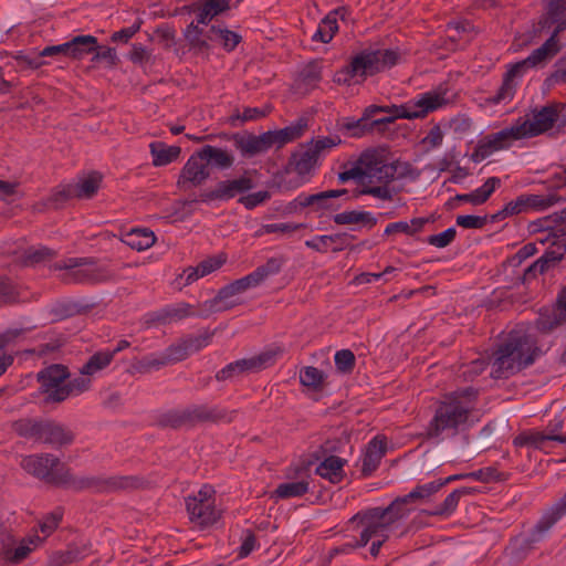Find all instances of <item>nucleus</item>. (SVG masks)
Listing matches in <instances>:
<instances>
[{"label":"nucleus","instance_id":"nucleus-29","mask_svg":"<svg viewBox=\"0 0 566 566\" xmlns=\"http://www.w3.org/2000/svg\"><path fill=\"white\" fill-rule=\"evenodd\" d=\"M566 322V286L557 298V307L548 315H541L537 321V329L547 332Z\"/></svg>","mask_w":566,"mask_h":566},{"label":"nucleus","instance_id":"nucleus-62","mask_svg":"<svg viewBox=\"0 0 566 566\" xmlns=\"http://www.w3.org/2000/svg\"><path fill=\"white\" fill-rule=\"evenodd\" d=\"M457 230L454 228H448L447 230L428 237L427 242L436 248L448 247L455 238Z\"/></svg>","mask_w":566,"mask_h":566},{"label":"nucleus","instance_id":"nucleus-26","mask_svg":"<svg viewBox=\"0 0 566 566\" xmlns=\"http://www.w3.org/2000/svg\"><path fill=\"white\" fill-rule=\"evenodd\" d=\"M386 453V442L384 438L375 437L367 446L363 457L361 472L370 475L379 465Z\"/></svg>","mask_w":566,"mask_h":566},{"label":"nucleus","instance_id":"nucleus-7","mask_svg":"<svg viewBox=\"0 0 566 566\" xmlns=\"http://www.w3.org/2000/svg\"><path fill=\"white\" fill-rule=\"evenodd\" d=\"M56 277L65 284L101 283L114 277V273L93 258H67L51 265Z\"/></svg>","mask_w":566,"mask_h":566},{"label":"nucleus","instance_id":"nucleus-14","mask_svg":"<svg viewBox=\"0 0 566 566\" xmlns=\"http://www.w3.org/2000/svg\"><path fill=\"white\" fill-rule=\"evenodd\" d=\"M102 176L97 172H92L78 179L75 184H69L60 187L53 195L52 201L55 203L63 202L69 199H90L99 189Z\"/></svg>","mask_w":566,"mask_h":566},{"label":"nucleus","instance_id":"nucleus-59","mask_svg":"<svg viewBox=\"0 0 566 566\" xmlns=\"http://www.w3.org/2000/svg\"><path fill=\"white\" fill-rule=\"evenodd\" d=\"M342 237L339 234L335 235H317L311 240L305 241V245L310 249H313L317 252H326L328 248L336 243Z\"/></svg>","mask_w":566,"mask_h":566},{"label":"nucleus","instance_id":"nucleus-57","mask_svg":"<svg viewBox=\"0 0 566 566\" xmlns=\"http://www.w3.org/2000/svg\"><path fill=\"white\" fill-rule=\"evenodd\" d=\"M163 353L165 355V358H166V361L168 363V365H172V364L182 361L184 359H186L189 356L182 339H180L177 343L171 344Z\"/></svg>","mask_w":566,"mask_h":566},{"label":"nucleus","instance_id":"nucleus-28","mask_svg":"<svg viewBox=\"0 0 566 566\" xmlns=\"http://www.w3.org/2000/svg\"><path fill=\"white\" fill-rule=\"evenodd\" d=\"M563 245H557L554 250L546 251L537 261L530 265L524 273L525 280L543 274L549 268L556 265L564 258Z\"/></svg>","mask_w":566,"mask_h":566},{"label":"nucleus","instance_id":"nucleus-6","mask_svg":"<svg viewBox=\"0 0 566 566\" xmlns=\"http://www.w3.org/2000/svg\"><path fill=\"white\" fill-rule=\"evenodd\" d=\"M21 467L38 479L52 483H71L76 489H91L97 485L94 478L72 479L69 471L53 454H32L21 460Z\"/></svg>","mask_w":566,"mask_h":566},{"label":"nucleus","instance_id":"nucleus-11","mask_svg":"<svg viewBox=\"0 0 566 566\" xmlns=\"http://www.w3.org/2000/svg\"><path fill=\"white\" fill-rule=\"evenodd\" d=\"M231 421L232 413H227L220 408H208L206 406H191L184 409L167 412L161 422L170 427L192 424L198 421Z\"/></svg>","mask_w":566,"mask_h":566},{"label":"nucleus","instance_id":"nucleus-4","mask_svg":"<svg viewBox=\"0 0 566 566\" xmlns=\"http://www.w3.org/2000/svg\"><path fill=\"white\" fill-rule=\"evenodd\" d=\"M397 61L398 54L392 50L366 48L350 57L349 63L335 74L334 81L338 84H350L353 80L360 83L391 67Z\"/></svg>","mask_w":566,"mask_h":566},{"label":"nucleus","instance_id":"nucleus-42","mask_svg":"<svg viewBox=\"0 0 566 566\" xmlns=\"http://www.w3.org/2000/svg\"><path fill=\"white\" fill-rule=\"evenodd\" d=\"M208 39L211 42L219 43L227 51H232L242 40L241 35L234 31L211 27L209 29Z\"/></svg>","mask_w":566,"mask_h":566},{"label":"nucleus","instance_id":"nucleus-40","mask_svg":"<svg viewBox=\"0 0 566 566\" xmlns=\"http://www.w3.org/2000/svg\"><path fill=\"white\" fill-rule=\"evenodd\" d=\"M271 147L272 145L266 133L260 136L237 139V148L240 149L243 155L253 156L265 153Z\"/></svg>","mask_w":566,"mask_h":566},{"label":"nucleus","instance_id":"nucleus-52","mask_svg":"<svg viewBox=\"0 0 566 566\" xmlns=\"http://www.w3.org/2000/svg\"><path fill=\"white\" fill-rule=\"evenodd\" d=\"M322 78V67L317 62L308 63L300 73L298 85L305 90L313 88Z\"/></svg>","mask_w":566,"mask_h":566},{"label":"nucleus","instance_id":"nucleus-43","mask_svg":"<svg viewBox=\"0 0 566 566\" xmlns=\"http://www.w3.org/2000/svg\"><path fill=\"white\" fill-rule=\"evenodd\" d=\"M199 24L197 21L191 22L185 31V38L192 49L203 52L210 48L211 41L208 39L209 31L203 32Z\"/></svg>","mask_w":566,"mask_h":566},{"label":"nucleus","instance_id":"nucleus-64","mask_svg":"<svg viewBox=\"0 0 566 566\" xmlns=\"http://www.w3.org/2000/svg\"><path fill=\"white\" fill-rule=\"evenodd\" d=\"M62 520L61 512H53L50 515L45 516L44 520L40 524L41 532L49 536L59 525Z\"/></svg>","mask_w":566,"mask_h":566},{"label":"nucleus","instance_id":"nucleus-50","mask_svg":"<svg viewBox=\"0 0 566 566\" xmlns=\"http://www.w3.org/2000/svg\"><path fill=\"white\" fill-rule=\"evenodd\" d=\"M168 366L164 353H151L136 360L133 367L142 374H147L153 370H159L160 368Z\"/></svg>","mask_w":566,"mask_h":566},{"label":"nucleus","instance_id":"nucleus-31","mask_svg":"<svg viewBox=\"0 0 566 566\" xmlns=\"http://www.w3.org/2000/svg\"><path fill=\"white\" fill-rule=\"evenodd\" d=\"M346 460L337 455H328L317 465L316 473L332 483H338L344 478Z\"/></svg>","mask_w":566,"mask_h":566},{"label":"nucleus","instance_id":"nucleus-22","mask_svg":"<svg viewBox=\"0 0 566 566\" xmlns=\"http://www.w3.org/2000/svg\"><path fill=\"white\" fill-rule=\"evenodd\" d=\"M558 33L553 32V34L549 36V39L546 40V42L534 50L525 60L520 61L515 63L514 65L524 73L527 69L534 67L537 64L552 59L554 55H556L559 50L560 45L558 42Z\"/></svg>","mask_w":566,"mask_h":566},{"label":"nucleus","instance_id":"nucleus-49","mask_svg":"<svg viewBox=\"0 0 566 566\" xmlns=\"http://www.w3.org/2000/svg\"><path fill=\"white\" fill-rule=\"evenodd\" d=\"M308 482L305 480L292 481L277 485L273 495L277 499L300 497L307 493Z\"/></svg>","mask_w":566,"mask_h":566},{"label":"nucleus","instance_id":"nucleus-60","mask_svg":"<svg viewBox=\"0 0 566 566\" xmlns=\"http://www.w3.org/2000/svg\"><path fill=\"white\" fill-rule=\"evenodd\" d=\"M335 365L342 373H349L355 365V356L349 349H342L335 354Z\"/></svg>","mask_w":566,"mask_h":566},{"label":"nucleus","instance_id":"nucleus-53","mask_svg":"<svg viewBox=\"0 0 566 566\" xmlns=\"http://www.w3.org/2000/svg\"><path fill=\"white\" fill-rule=\"evenodd\" d=\"M192 313L190 306L186 303H179L172 306L164 308L160 313L159 319L163 323H171L180 321L185 317L190 316Z\"/></svg>","mask_w":566,"mask_h":566},{"label":"nucleus","instance_id":"nucleus-54","mask_svg":"<svg viewBox=\"0 0 566 566\" xmlns=\"http://www.w3.org/2000/svg\"><path fill=\"white\" fill-rule=\"evenodd\" d=\"M42 422L33 421L30 419H21L13 423L14 431L25 438H31L38 441Z\"/></svg>","mask_w":566,"mask_h":566},{"label":"nucleus","instance_id":"nucleus-41","mask_svg":"<svg viewBox=\"0 0 566 566\" xmlns=\"http://www.w3.org/2000/svg\"><path fill=\"white\" fill-rule=\"evenodd\" d=\"M283 261L280 258H272L265 264L258 266L253 272L247 275L252 287L260 285L265 279L281 271Z\"/></svg>","mask_w":566,"mask_h":566},{"label":"nucleus","instance_id":"nucleus-21","mask_svg":"<svg viewBox=\"0 0 566 566\" xmlns=\"http://www.w3.org/2000/svg\"><path fill=\"white\" fill-rule=\"evenodd\" d=\"M397 176L401 177L399 174H397L395 177L388 180L367 178V180L364 181L363 187L356 191L355 197L370 196L381 202L392 201L395 196L398 193V190L390 186V184L396 179Z\"/></svg>","mask_w":566,"mask_h":566},{"label":"nucleus","instance_id":"nucleus-23","mask_svg":"<svg viewBox=\"0 0 566 566\" xmlns=\"http://www.w3.org/2000/svg\"><path fill=\"white\" fill-rule=\"evenodd\" d=\"M566 514V493L560 497L552 509L537 522L534 526L530 539V543L539 542L544 535L551 530V527Z\"/></svg>","mask_w":566,"mask_h":566},{"label":"nucleus","instance_id":"nucleus-58","mask_svg":"<svg viewBox=\"0 0 566 566\" xmlns=\"http://www.w3.org/2000/svg\"><path fill=\"white\" fill-rule=\"evenodd\" d=\"M527 212L524 195L518 196L515 200L510 201L505 207L499 211L494 219H504L510 216Z\"/></svg>","mask_w":566,"mask_h":566},{"label":"nucleus","instance_id":"nucleus-8","mask_svg":"<svg viewBox=\"0 0 566 566\" xmlns=\"http://www.w3.org/2000/svg\"><path fill=\"white\" fill-rule=\"evenodd\" d=\"M447 103L448 99L446 98L444 93L430 91L419 94L415 98L399 106L387 107L370 105L365 109L364 117L370 118L379 112H391L394 114L392 118H422L429 113L441 108Z\"/></svg>","mask_w":566,"mask_h":566},{"label":"nucleus","instance_id":"nucleus-39","mask_svg":"<svg viewBox=\"0 0 566 566\" xmlns=\"http://www.w3.org/2000/svg\"><path fill=\"white\" fill-rule=\"evenodd\" d=\"M67 43L70 48L69 57L73 60H81L97 49V39L93 35H77Z\"/></svg>","mask_w":566,"mask_h":566},{"label":"nucleus","instance_id":"nucleus-16","mask_svg":"<svg viewBox=\"0 0 566 566\" xmlns=\"http://www.w3.org/2000/svg\"><path fill=\"white\" fill-rule=\"evenodd\" d=\"M272 363L273 355L270 353H262L258 356L239 359L228 364L217 373L216 378L222 381L244 374L256 373L269 367Z\"/></svg>","mask_w":566,"mask_h":566},{"label":"nucleus","instance_id":"nucleus-25","mask_svg":"<svg viewBox=\"0 0 566 566\" xmlns=\"http://www.w3.org/2000/svg\"><path fill=\"white\" fill-rule=\"evenodd\" d=\"M346 15V8H338L329 12L318 24L316 32L313 34V40L328 43L338 30V18L345 20Z\"/></svg>","mask_w":566,"mask_h":566},{"label":"nucleus","instance_id":"nucleus-32","mask_svg":"<svg viewBox=\"0 0 566 566\" xmlns=\"http://www.w3.org/2000/svg\"><path fill=\"white\" fill-rule=\"evenodd\" d=\"M230 9V0H200L196 10L197 22L208 24L214 17Z\"/></svg>","mask_w":566,"mask_h":566},{"label":"nucleus","instance_id":"nucleus-63","mask_svg":"<svg viewBox=\"0 0 566 566\" xmlns=\"http://www.w3.org/2000/svg\"><path fill=\"white\" fill-rule=\"evenodd\" d=\"M455 222L465 229H481L486 223V217L461 214L457 217Z\"/></svg>","mask_w":566,"mask_h":566},{"label":"nucleus","instance_id":"nucleus-20","mask_svg":"<svg viewBox=\"0 0 566 566\" xmlns=\"http://www.w3.org/2000/svg\"><path fill=\"white\" fill-rule=\"evenodd\" d=\"M523 73L513 64L506 71L503 76V81L497 91L485 98V103L489 105H506L509 104L515 96L516 87H517V78H520Z\"/></svg>","mask_w":566,"mask_h":566},{"label":"nucleus","instance_id":"nucleus-48","mask_svg":"<svg viewBox=\"0 0 566 566\" xmlns=\"http://www.w3.org/2000/svg\"><path fill=\"white\" fill-rule=\"evenodd\" d=\"M527 212L544 211L560 201V197L555 193L548 195H524Z\"/></svg>","mask_w":566,"mask_h":566},{"label":"nucleus","instance_id":"nucleus-19","mask_svg":"<svg viewBox=\"0 0 566 566\" xmlns=\"http://www.w3.org/2000/svg\"><path fill=\"white\" fill-rule=\"evenodd\" d=\"M516 447H527L544 453H552L555 442L562 443V436L548 434L546 431L528 430L514 438Z\"/></svg>","mask_w":566,"mask_h":566},{"label":"nucleus","instance_id":"nucleus-55","mask_svg":"<svg viewBox=\"0 0 566 566\" xmlns=\"http://www.w3.org/2000/svg\"><path fill=\"white\" fill-rule=\"evenodd\" d=\"M300 381L303 386L318 389L324 382V374L316 367L307 366L301 370Z\"/></svg>","mask_w":566,"mask_h":566},{"label":"nucleus","instance_id":"nucleus-9","mask_svg":"<svg viewBox=\"0 0 566 566\" xmlns=\"http://www.w3.org/2000/svg\"><path fill=\"white\" fill-rule=\"evenodd\" d=\"M566 120V106L552 104L514 120L521 139L538 136Z\"/></svg>","mask_w":566,"mask_h":566},{"label":"nucleus","instance_id":"nucleus-13","mask_svg":"<svg viewBox=\"0 0 566 566\" xmlns=\"http://www.w3.org/2000/svg\"><path fill=\"white\" fill-rule=\"evenodd\" d=\"M69 373L62 365H52L38 374L40 389L45 394V401L61 402L70 396L66 379Z\"/></svg>","mask_w":566,"mask_h":566},{"label":"nucleus","instance_id":"nucleus-46","mask_svg":"<svg viewBox=\"0 0 566 566\" xmlns=\"http://www.w3.org/2000/svg\"><path fill=\"white\" fill-rule=\"evenodd\" d=\"M333 220L337 224L364 223L368 224L370 228L377 222L371 212L356 210L337 213L334 216Z\"/></svg>","mask_w":566,"mask_h":566},{"label":"nucleus","instance_id":"nucleus-12","mask_svg":"<svg viewBox=\"0 0 566 566\" xmlns=\"http://www.w3.org/2000/svg\"><path fill=\"white\" fill-rule=\"evenodd\" d=\"M517 140L522 139L518 135V129L512 123L496 133H491L480 138L471 155V159L474 163H480L494 153L509 149Z\"/></svg>","mask_w":566,"mask_h":566},{"label":"nucleus","instance_id":"nucleus-35","mask_svg":"<svg viewBox=\"0 0 566 566\" xmlns=\"http://www.w3.org/2000/svg\"><path fill=\"white\" fill-rule=\"evenodd\" d=\"M318 158L306 143L293 154L291 165L298 175L310 174L318 164Z\"/></svg>","mask_w":566,"mask_h":566},{"label":"nucleus","instance_id":"nucleus-2","mask_svg":"<svg viewBox=\"0 0 566 566\" xmlns=\"http://www.w3.org/2000/svg\"><path fill=\"white\" fill-rule=\"evenodd\" d=\"M475 391L471 388L452 392L434 410L426 428L430 439L451 438L465 430L472 423Z\"/></svg>","mask_w":566,"mask_h":566},{"label":"nucleus","instance_id":"nucleus-27","mask_svg":"<svg viewBox=\"0 0 566 566\" xmlns=\"http://www.w3.org/2000/svg\"><path fill=\"white\" fill-rule=\"evenodd\" d=\"M198 151L205 160V164H207V168L211 166L218 169H228L234 163L233 154L227 149L206 145Z\"/></svg>","mask_w":566,"mask_h":566},{"label":"nucleus","instance_id":"nucleus-30","mask_svg":"<svg viewBox=\"0 0 566 566\" xmlns=\"http://www.w3.org/2000/svg\"><path fill=\"white\" fill-rule=\"evenodd\" d=\"M251 287L252 286L248 281L247 276L241 277L222 287L213 302L216 304H222V306H220L219 310L230 308L237 304L234 301H232V298Z\"/></svg>","mask_w":566,"mask_h":566},{"label":"nucleus","instance_id":"nucleus-18","mask_svg":"<svg viewBox=\"0 0 566 566\" xmlns=\"http://www.w3.org/2000/svg\"><path fill=\"white\" fill-rule=\"evenodd\" d=\"M209 169L199 151L192 154L182 167L177 185L179 188L189 189L203 184L209 178Z\"/></svg>","mask_w":566,"mask_h":566},{"label":"nucleus","instance_id":"nucleus-24","mask_svg":"<svg viewBox=\"0 0 566 566\" xmlns=\"http://www.w3.org/2000/svg\"><path fill=\"white\" fill-rule=\"evenodd\" d=\"M74 440L73 433L65 427L45 421L42 422L41 431L38 441L44 442L54 447H63L72 443Z\"/></svg>","mask_w":566,"mask_h":566},{"label":"nucleus","instance_id":"nucleus-44","mask_svg":"<svg viewBox=\"0 0 566 566\" xmlns=\"http://www.w3.org/2000/svg\"><path fill=\"white\" fill-rule=\"evenodd\" d=\"M114 358V353H108V350H102L95 353L86 364L81 368V375L83 376H94L98 371L105 369Z\"/></svg>","mask_w":566,"mask_h":566},{"label":"nucleus","instance_id":"nucleus-15","mask_svg":"<svg viewBox=\"0 0 566 566\" xmlns=\"http://www.w3.org/2000/svg\"><path fill=\"white\" fill-rule=\"evenodd\" d=\"M442 486H444V482L437 480L422 485H418L408 494L392 501L391 504L385 509L398 520H402L411 512V509L408 507L409 503L423 501L437 493Z\"/></svg>","mask_w":566,"mask_h":566},{"label":"nucleus","instance_id":"nucleus-5","mask_svg":"<svg viewBox=\"0 0 566 566\" xmlns=\"http://www.w3.org/2000/svg\"><path fill=\"white\" fill-rule=\"evenodd\" d=\"M399 521L389 511L382 507H373L359 512L349 520L353 530H359L357 545L363 547L373 541L370 554L376 557L380 547L388 539L391 525Z\"/></svg>","mask_w":566,"mask_h":566},{"label":"nucleus","instance_id":"nucleus-10","mask_svg":"<svg viewBox=\"0 0 566 566\" xmlns=\"http://www.w3.org/2000/svg\"><path fill=\"white\" fill-rule=\"evenodd\" d=\"M214 493L212 486L203 485L197 493L186 497V510L193 524L207 527L219 520L220 511L216 507Z\"/></svg>","mask_w":566,"mask_h":566},{"label":"nucleus","instance_id":"nucleus-45","mask_svg":"<svg viewBox=\"0 0 566 566\" xmlns=\"http://www.w3.org/2000/svg\"><path fill=\"white\" fill-rule=\"evenodd\" d=\"M546 22L556 24L554 32L558 34L566 29V0H552L549 2Z\"/></svg>","mask_w":566,"mask_h":566},{"label":"nucleus","instance_id":"nucleus-3","mask_svg":"<svg viewBox=\"0 0 566 566\" xmlns=\"http://www.w3.org/2000/svg\"><path fill=\"white\" fill-rule=\"evenodd\" d=\"M409 165L399 160L388 161L386 150L369 149L364 151L359 158L349 168L338 174L339 182L348 180H358L360 187L367 178H377V180H388L397 174L405 176Z\"/></svg>","mask_w":566,"mask_h":566},{"label":"nucleus","instance_id":"nucleus-38","mask_svg":"<svg viewBox=\"0 0 566 566\" xmlns=\"http://www.w3.org/2000/svg\"><path fill=\"white\" fill-rule=\"evenodd\" d=\"M149 147L153 156V165L156 167L166 166L175 161L181 153L179 146H167L161 142L151 143Z\"/></svg>","mask_w":566,"mask_h":566},{"label":"nucleus","instance_id":"nucleus-17","mask_svg":"<svg viewBox=\"0 0 566 566\" xmlns=\"http://www.w3.org/2000/svg\"><path fill=\"white\" fill-rule=\"evenodd\" d=\"M252 188L250 178L240 177L232 180H223L216 185L211 190L205 191L200 196L202 202H210L214 200L227 201L235 196L243 193Z\"/></svg>","mask_w":566,"mask_h":566},{"label":"nucleus","instance_id":"nucleus-36","mask_svg":"<svg viewBox=\"0 0 566 566\" xmlns=\"http://www.w3.org/2000/svg\"><path fill=\"white\" fill-rule=\"evenodd\" d=\"M306 123L301 119L297 123L287 126L283 129L275 132H266V134L269 136L272 147H282L286 143L300 138L306 130Z\"/></svg>","mask_w":566,"mask_h":566},{"label":"nucleus","instance_id":"nucleus-56","mask_svg":"<svg viewBox=\"0 0 566 566\" xmlns=\"http://www.w3.org/2000/svg\"><path fill=\"white\" fill-rule=\"evenodd\" d=\"M56 252L46 247H32L24 251L23 258L27 264H36L51 260Z\"/></svg>","mask_w":566,"mask_h":566},{"label":"nucleus","instance_id":"nucleus-37","mask_svg":"<svg viewBox=\"0 0 566 566\" xmlns=\"http://www.w3.org/2000/svg\"><path fill=\"white\" fill-rule=\"evenodd\" d=\"M128 247L137 251H144L153 247L156 242L155 233L146 228L132 229L124 235L123 240Z\"/></svg>","mask_w":566,"mask_h":566},{"label":"nucleus","instance_id":"nucleus-51","mask_svg":"<svg viewBox=\"0 0 566 566\" xmlns=\"http://www.w3.org/2000/svg\"><path fill=\"white\" fill-rule=\"evenodd\" d=\"M342 143L339 136H318L308 142V146L313 149L318 159L326 156L334 147Z\"/></svg>","mask_w":566,"mask_h":566},{"label":"nucleus","instance_id":"nucleus-1","mask_svg":"<svg viewBox=\"0 0 566 566\" xmlns=\"http://www.w3.org/2000/svg\"><path fill=\"white\" fill-rule=\"evenodd\" d=\"M533 327L518 325L500 344L491 363L494 378H507L533 364L538 348Z\"/></svg>","mask_w":566,"mask_h":566},{"label":"nucleus","instance_id":"nucleus-61","mask_svg":"<svg viewBox=\"0 0 566 566\" xmlns=\"http://www.w3.org/2000/svg\"><path fill=\"white\" fill-rule=\"evenodd\" d=\"M211 334H202L193 337L184 338L182 342L186 346L188 355L199 352L203 347L208 346L211 340Z\"/></svg>","mask_w":566,"mask_h":566},{"label":"nucleus","instance_id":"nucleus-33","mask_svg":"<svg viewBox=\"0 0 566 566\" xmlns=\"http://www.w3.org/2000/svg\"><path fill=\"white\" fill-rule=\"evenodd\" d=\"M500 178L490 177L480 188L469 193L458 195L455 198L460 201H465L473 206H480L491 197V195L495 191L497 187H500Z\"/></svg>","mask_w":566,"mask_h":566},{"label":"nucleus","instance_id":"nucleus-47","mask_svg":"<svg viewBox=\"0 0 566 566\" xmlns=\"http://www.w3.org/2000/svg\"><path fill=\"white\" fill-rule=\"evenodd\" d=\"M471 491L468 488H460L451 492L444 501L432 511L433 515L449 517L458 507L459 501L463 495Z\"/></svg>","mask_w":566,"mask_h":566},{"label":"nucleus","instance_id":"nucleus-34","mask_svg":"<svg viewBox=\"0 0 566 566\" xmlns=\"http://www.w3.org/2000/svg\"><path fill=\"white\" fill-rule=\"evenodd\" d=\"M42 539L34 535L22 539L15 548L6 547L3 549V558L11 564H19L25 559L29 554L35 549Z\"/></svg>","mask_w":566,"mask_h":566}]
</instances>
